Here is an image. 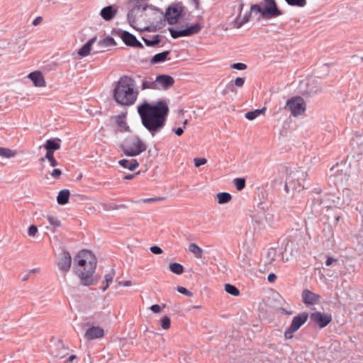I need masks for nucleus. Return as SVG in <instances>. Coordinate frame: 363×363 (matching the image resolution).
Here are the masks:
<instances>
[{"label": "nucleus", "instance_id": "1", "mask_svg": "<svg viewBox=\"0 0 363 363\" xmlns=\"http://www.w3.org/2000/svg\"><path fill=\"white\" fill-rule=\"evenodd\" d=\"M169 109L166 101L154 104L144 102L138 106V113L144 127L152 134L160 131L165 125Z\"/></svg>", "mask_w": 363, "mask_h": 363}, {"label": "nucleus", "instance_id": "2", "mask_svg": "<svg viewBox=\"0 0 363 363\" xmlns=\"http://www.w3.org/2000/svg\"><path fill=\"white\" fill-rule=\"evenodd\" d=\"M139 95L135 80L128 76L121 77L113 89L114 101L122 106H131L135 104Z\"/></svg>", "mask_w": 363, "mask_h": 363}, {"label": "nucleus", "instance_id": "3", "mask_svg": "<svg viewBox=\"0 0 363 363\" xmlns=\"http://www.w3.org/2000/svg\"><path fill=\"white\" fill-rule=\"evenodd\" d=\"M96 267V258L89 250H82L74 257V272L84 286H91L96 282L94 278Z\"/></svg>", "mask_w": 363, "mask_h": 363}, {"label": "nucleus", "instance_id": "4", "mask_svg": "<svg viewBox=\"0 0 363 363\" xmlns=\"http://www.w3.org/2000/svg\"><path fill=\"white\" fill-rule=\"evenodd\" d=\"M147 145L138 135L130 137L126 142L121 145L123 154L128 157H135L145 152Z\"/></svg>", "mask_w": 363, "mask_h": 363}, {"label": "nucleus", "instance_id": "5", "mask_svg": "<svg viewBox=\"0 0 363 363\" xmlns=\"http://www.w3.org/2000/svg\"><path fill=\"white\" fill-rule=\"evenodd\" d=\"M284 109L289 111L294 117H298L305 113L306 104L302 97L294 96L286 101Z\"/></svg>", "mask_w": 363, "mask_h": 363}, {"label": "nucleus", "instance_id": "6", "mask_svg": "<svg viewBox=\"0 0 363 363\" xmlns=\"http://www.w3.org/2000/svg\"><path fill=\"white\" fill-rule=\"evenodd\" d=\"M308 315L306 313H302L295 316L291 323L290 327L285 331L284 337L289 340L294 337V333L296 332L308 320Z\"/></svg>", "mask_w": 363, "mask_h": 363}, {"label": "nucleus", "instance_id": "7", "mask_svg": "<svg viewBox=\"0 0 363 363\" xmlns=\"http://www.w3.org/2000/svg\"><path fill=\"white\" fill-rule=\"evenodd\" d=\"M201 26L199 23H195L184 29L175 30L169 28V33L173 38H178L184 36H190L198 33L201 30Z\"/></svg>", "mask_w": 363, "mask_h": 363}, {"label": "nucleus", "instance_id": "8", "mask_svg": "<svg viewBox=\"0 0 363 363\" xmlns=\"http://www.w3.org/2000/svg\"><path fill=\"white\" fill-rule=\"evenodd\" d=\"M182 11L183 8L180 4H173L169 6L165 13L167 22L171 25L177 23Z\"/></svg>", "mask_w": 363, "mask_h": 363}, {"label": "nucleus", "instance_id": "9", "mask_svg": "<svg viewBox=\"0 0 363 363\" xmlns=\"http://www.w3.org/2000/svg\"><path fill=\"white\" fill-rule=\"evenodd\" d=\"M155 81L157 90H167L174 84V78L167 74H160L157 76Z\"/></svg>", "mask_w": 363, "mask_h": 363}, {"label": "nucleus", "instance_id": "10", "mask_svg": "<svg viewBox=\"0 0 363 363\" xmlns=\"http://www.w3.org/2000/svg\"><path fill=\"white\" fill-rule=\"evenodd\" d=\"M310 317L320 328H325L332 321L331 315L320 312L313 313L311 314Z\"/></svg>", "mask_w": 363, "mask_h": 363}, {"label": "nucleus", "instance_id": "11", "mask_svg": "<svg viewBox=\"0 0 363 363\" xmlns=\"http://www.w3.org/2000/svg\"><path fill=\"white\" fill-rule=\"evenodd\" d=\"M57 267L62 272H67L70 269L72 264V257L67 251H62L58 257Z\"/></svg>", "mask_w": 363, "mask_h": 363}, {"label": "nucleus", "instance_id": "12", "mask_svg": "<svg viewBox=\"0 0 363 363\" xmlns=\"http://www.w3.org/2000/svg\"><path fill=\"white\" fill-rule=\"evenodd\" d=\"M266 2V6L263 8V17L269 18L273 16H277L280 14L278 9L277 8L274 0H264Z\"/></svg>", "mask_w": 363, "mask_h": 363}, {"label": "nucleus", "instance_id": "13", "mask_svg": "<svg viewBox=\"0 0 363 363\" xmlns=\"http://www.w3.org/2000/svg\"><path fill=\"white\" fill-rule=\"evenodd\" d=\"M121 38L126 45L136 48H143L142 43L137 40L135 36L127 31H123Z\"/></svg>", "mask_w": 363, "mask_h": 363}, {"label": "nucleus", "instance_id": "14", "mask_svg": "<svg viewBox=\"0 0 363 363\" xmlns=\"http://www.w3.org/2000/svg\"><path fill=\"white\" fill-rule=\"evenodd\" d=\"M104 336V330L99 326H92L88 328L84 334V338L87 340H92L97 338H101Z\"/></svg>", "mask_w": 363, "mask_h": 363}, {"label": "nucleus", "instance_id": "15", "mask_svg": "<svg viewBox=\"0 0 363 363\" xmlns=\"http://www.w3.org/2000/svg\"><path fill=\"white\" fill-rule=\"evenodd\" d=\"M303 301L308 305H314L319 302L320 296L308 289H305L302 294Z\"/></svg>", "mask_w": 363, "mask_h": 363}, {"label": "nucleus", "instance_id": "16", "mask_svg": "<svg viewBox=\"0 0 363 363\" xmlns=\"http://www.w3.org/2000/svg\"><path fill=\"white\" fill-rule=\"evenodd\" d=\"M28 78L33 82L35 86L45 87L46 86V82L43 74L40 71L30 72L28 75Z\"/></svg>", "mask_w": 363, "mask_h": 363}, {"label": "nucleus", "instance_id": "17", "mask_svg": "<svg viewBox=\"0 0 363 363\" xmlns=\"http://www.w3.org/2000/svg\"><path fill=\"white\" fill-rule=\"evenodd\" d=\"M243 6H244V4L242 3H240L238 6V11L240 12V14L233 21V26L236 28H240L242 25L247 23L250 19V16H251L250 11L246 13L244 15L242 19H240V13L243 9Z\"/></svg>", "mask_w": 363, "mask_h": 363}, {"label": "nucleus", "instance_id": "18", "mask_svg": "<svg viewBox=\"0 0 363 363\" xmlns=\"http://www.w3.org/2000/svg\"><path fill=\"white\" fill-rule=\"evenodd\" d=\"M126 115V113H122L120 115L113 117V119L121 132L128 131L129 130V126L128 125L125 120Z\"/></svg>", "mask_w": 363, "mask_h": 363}, {"label": "nucleus", "instance_id": "19", "mask_svg": "<svg viewBox=\"0 0 363 363\" xmlns=\"http://www.w3.org/2000/svg\"><path fill=\"white\" fill-rule=\"evenodd\" d=\"M96 40V37H94L91 38L85 45L81 48L78 51V55L81 57H86L88 56L91 50V48L93 44L95 43Z\"/></svg>", "mask_w": 363, "mask_h": 363}, {"label": "nucleus", "instance_id": "20", "mask_svg": "<svg viewBox=\"0 0 363 363\" xmlns=\"http://www.w3.org/2000/svg\"><path fill=\"white\" fill-rule=\"evenodd\" d=\"M118 164L123 168L128 169L130 171L135 170L138 167L139 163L136 160H126L123 159L118 161Z\"/></svg>", "mask_w": 363, "mask_h": 363}, {"label": "nucleus", "instance_id": "21", "mask_svg": "<svg viewBox=\"0 0 363 363\" xmlns=\"http://www.w3.org/2000/svg\"><path fill=\"white\" fill-rule=\"evenodd\" d=\"M60 142L61 140L58 138L49 139L45 142L44 147L46 150L55 152L60 149Z\"/></svg>", "mask_w": 363, "mask_h": 363}, {"label": "nucleus", "instance_id": "22", "mask_svg": "<svg viewBox=\"0 0 363 363\" xmlns=\"http://www.w3.org/2000/svg\"><path fill=\"white\" fill-rule=\"evenodd\" d=\"M139 11H135V9H131V11L128 14V19L130 24V26L137 29V30H143V28L138 26V13Z\"/></svg>", "mask_w": 363, "mask_h": 363}, {"label": "nucleus", "instance_id": "23", "mask_svg": "<svg viewBox=\"0 0 363 363\" xmlns=\"http://www.w3.org/2000/svg\"><path fill=\"white\" fill-rule=\"evenodd\" d=\"M116 14V10L113 9L112 6H108L101 11V16L106 21L111 20Z\"/></svg>", "mask_w": 363, "mask_h": 363}, {"label": "nucleus", "instance_id": "24", "mask_svg": "<svg viewBox=\"0 0 363 363\" xmlns=\"http://www.w3.org/2000/svg\"><path fill=\"white\" fill-rule=\"evenodd\" d=\"M69 191L68 189L61 190L57 196V201L60 205H65L68 203L69 198Z\"/></svg>", "mask_w": 363, "mask_h": 363}, {"label": "nucleus", "instance_id": "25", "mask_svg": "<svg viewBox=\"0 0 363 363\" xmlns=\"http://www.w3.org/2000/svg\"><path fill=\"white\" fill-rule=\"evenodd\" d=\"M169 51H164L162 52L156 54L152 57L150 60L151 64H157L166 61L167 60H168L167 57L169 55Z\"/></svg>", "mask_w": 363, "mask_h": 363}, {"label": "nucleus", "instance_id": "26", "mask_svg": "<svg viewBox=\"0 0 363 363\" xmlns=\"http://www.w3.org/2000/svg\"><path fill=\"white\" fill-rule=\"evenodd\" d=\"M17 151L7 147H0V157L10 159L16 157Z\"/></svg>", "mask_w": 363, "mask_h": 363}, {"label": "nucleus", "instance_id": "27", "mask_svg": "<svg viewBox=\"0 0 363 363\" xmlns=\"http://www.w3.org/2000/svg\"><path fill=\"white\" fill-rule=\"evenodd\" d=\"M216 199L219 204H225L231 201L232 196L229 193L221 192L216 195Z\"/></svg>", "mask_w": 363, "mask_h": 363}, {"label": "nucleus", "instance_id": "28", "mask_svg": "<svg viewBox=\"0 0 363 363\" xmlns=\"http://www.w3.org/2000/svg\"><path fill=\"white\" fill-rule=\"evenodd\" d=\"M266 108L264 107L262 109H256L252 111H249L245 113V118L250 121H252L259 116L261 114H264Z\"/></svg>", "mask_w": 363, "mask_h": 363}, {"label": "nucleus", "instance_id": "29", "mask_svg": "<svg viewBox=\"0 0 363 363\" xmlns=\"http://www.w3.org/2000/svg\"><path fill=\"white\" fill-rule=\"evenodd\" d=\"M147 0H129V4L133 7L132 9L139 11L140 9H145Z\"/></svg>", "mask_w": 363, "mask_h": 363}, {"label": "nucleus", "instance_id": "30", "mask_svg": "<svg viewBox=\"0 0 363 363\" xmlns=\"http://www.w3.org/2000/svg\"><path fill=\"white\" fill-rule=\"evenodd\" d=\"M115 274V271L112 270L111 272L105 275V280L102 286L103 291H105L109 287V285L113 282Z\"/></svg>", "mask_w": 363, "mask_h": 363}, {"label": "nucleus", "instance_id": "31", "mask_svg": "<svg viewBox=\"0 0 363 363\" xmlns=\"http://www.w3.org/2000/svg\"><path fill=\"white\" fill-rule=\"evenodd\" d=\"M189 250L193 253L196 258L200 259L202 257L203 250L196 243H190Z\"/></svg>", "mask_w": 363, "mask_h": 363}, {"label": "nucleus", "instance_id": "32", "mask_svg": "<svg viewBox=\"0 0 363 363\" xmlns=\"http://www.w3.org/2000/svg\"><path fill=\"white\" fill-rule=\"evenodd\" d=\"M46 218L49 223L53 228H57L61 226V222L57 216L52 214H48Z\"/></svg>", "mask_w": 363, "mask_h": 363}, {"label": "nucleus", "instance_id": "33", "mask_svg": "<svg viewBox=\"0 0 363 363\" xmlns=\"http://www.w3.org/2000/svg\"><path fill=\"white\" fill-rule=\"evenodd\" d=\"M169 267L172 273L176 274L177 275H180L184 272V267L179 263H171Z\"/></svg>", "mask_w": 363, "mask_h": 363}, {"label": "nucleus", "instance_id": "34", "mask_svg": "<svg viewBox=\"0 0 363 363\" xmlns=\"http://www.w3.org/2000/svg\"><path fill=\"white\" fill-rule=\"evenodd\" d=\"M143 40L147 46H155L161 40L158 35H154L151 38H143Z\"/></svg>", "mask_w": 363, "mask_h": 363}, {"label": "nucleus", "instance_id": "35", "mask_svg": "<svg viewBox=\"0 0 363 363\" xmlns=\"http://www.w3.org/2000/svg\"><path fill=\"white\" fill-rule=\"evenodd\" d=\"M225 291L234 296H238L240 294V291L235 286L230 284L225 285Z\"/></svg>", "mask_w": 363, "mask_h": 363}, {"label": "nucleus", "instance_id": "36", "mask_svg": "<svg viewBox=\"0 0 363 363\" xmlns=\"http://www.w3.org/2000/svg\"><path fill=\"white\" fill-rule=\"evenodd\" d=\"M141 88L143 90H145V89H157L155 79L154 81H147V80L143 81L142 83Z\"/></svg>", "mask_w": 363, "mask_h": 363}, {"label": "nucleus", "instance_id": "37", "mask_svg": "<svg viewBox=\"0 0 363 363\" xmlns=\"http://www.w3.org/2000/svg\"><path fill=\"white\" fill-rule=\"evenodd\" d=\"M290 6L303 7L306 5V0H285Z\"/></svg>", "mask_w": 363, "mask_h": 363}, {"label": "nucleus", "instance_id": "38", "mask_svg": "<svg viewBox=\"0 0 363 363\" xmlns=\"http://www.w3.org/2000/svg\"><path fill=\"white\" fill-rule=\"evenodd\" d=\"M234 184L238 191H241L245 186V179L243 178H236L234 179Z\"/></svg>", "mask_w": 363, "mask_h": 363}, {"label": "nucleus", "instance_id": "39", "mask_svg": "<svg viewBox=\"0 0 363 363\" xmlns=\"http://www.w3.org/2000/svg\"><path fill=\"white\" fill-rule=\"evenodd\" d=\"M160 325L164 330H167L171 326V320L168 316H164L160 320Z\"/></svg>", "mask_w": 363, "mask_h": 363}, {"label": "nucleus", "instance_id": "40", "mask_svg": "<svg viewBox=\"0 0 363 363\" xmlns=\"http://www.w3.org/2000/svg\"><path fill=\"white\" fill-rule=\"evenodd\" d=\"M38 232V229L36 225H31L28 230V234L30 237H35Z\"/></svg>", "mask_w": 363, "mask_h": 363}, {"label": "nucleus", "instance_id": "41", "mask_svg": "<svg viewBox=\"0 0 363 363\" xmlns=\"http://www.w3.org/2000/svg\"><path fill=\"white\" fill-rule=\"evenodd\" d=\"M194 165L196 167H199L201 165L206 164L207 160L206 158H195L194 160Z\"/></svg>", "mask_w": 363, "mask_h": 363}, {"label": "nucleus", "instance_id": "42", "mask_svg": "<svg viewBox=\"0 0 363 363\" xmlns=\"http://www.w3.org/2000/svg\"><path fill=\"white\" fill-rule=\"evenodd\" d=\"M263 8L257 4L252 5L250 8V12H255L256 13H260L263 16Z\"/></svg>", "mask_w": 363, "mask_h": 363}, {"label": "nucleus", "instance_id": "43", "mask_svg": "<svg viewBox=\"0 0 363 363\" xmlns=\"http://www.w3.org/2000/svg\"><path fill=\"white\" fill-rule=\"evenodd\" d=\"M231 68L238 69V70H245L247 69V65L244 63L238 62L234 63L231 65Z\"/></svg>", "mask_w": 363, "mask_h": 363}, {"label": "nucleus", "instance_id": "44", "mask_svg": "<svg viewBox=\"0 0 363 363\" xmlns=\"http://www.w3.org/2000/svg\"><path fill=\"white\" fill-rule=\"evenodd\" d=\"M177 290L178 292H179L184 295H186L187 296H192V293L183 286H178Z\"/></svg>", "mask_w": 363, "mask_h": 363}, {"label": "nucleus", "instance_id": "45", "mask_svg": "<svg viewBox=\"0 0 363 363\" xmlns=\"http://www.w3.org/2000/svg\"><path fill=\"white\" fill-rule=\"evenodd\" d=\"M245 78L238 77L235 79V84L236 86L242 87L245 84Z\"/></svg>", "mask_w": 363, "mask_h": 363}, {"label": "nucleus", "instance_id": "46", "mask_svg": "<svg viewBox=\"0 0 363 363\" xmlns=\"http://www.w3.org/2000/svg\"><path fill=\"white\" fill-rule=\"evenodd\" d=\"M51 176L55 179H59L62 174V171L60 169H55L50 173Z\"/></svg>", "mask_w": 363, "mask_h": 363}, {"label": "nucleus", "instance_id": "47", "mask_svg": "<svg viewBox=\"0 0 363 363\" xmlns=\"http://www.w3.org/2000/svg\"><path fill=\"white\" fill-rule=\"evenodd\" d=\"M150 251L156 255H160L163 252L162 250L158 246H152L150 247Z\"/></svg>", "mask_w": 363, "mask_h": 363}, {"label": "nucleus", "instance_id": "48", "mask_svg": "<svg viewBox=\"0 0 363 363\" xmlns=\"http://www.w3.org/2000/svg\"><path fill=\"white\" fill-rule=\"evenodd\" d=\"M150 309L152 312L156 313L161 312V310H162L160 306H159L157 304L152 305L150 307Z\"/></svg>", "mask_w": 363, "mask_h": 363}, {"label": "nucleus", "instance_id": "49", "mask_svg": "<svg viewBox=\"0 0 363 363\" xmlns=\"http://www.w3.org/2000/svg\"><path fill=\"white\" fill-rule=\"evenodd\" d=\"M46 154H45V158L47 159L48 160L52 159V158H54V151H51V150H46Z\"/></svg>", "mask_w": 363, "mask_h": 363}, {"label": "nucleus", "instance_id": "50", "mask_svg": "<svg viewBox=\"0 0 363 363\" xmlns=\"http://www.w3.org/2000/svg\"><path fill=\"white\" fill-rule=\"evenodd\" d=\"M172 131L178 136H181L184 133L182 128H177L172 130Z\"/></svg>", "mask_w": 363, "mask_h": 363}, {"label": "nucleus", "instance_id": "51", "mask_svg": "<svg viewBox=\"0 0 363 363\" xmlns=\"http://www.w3.org/2000/svg\"><path fill=\"white\" fill-rule=\"evenodd\" d=\"M43 21V18L41 16H38L33 21V25L36 26L39 25Z\"/></svg>", "mask_w": 363, "mask_h": 363}, {"label": "nucleus", "instance_id": "52", "mask_svg": "<svg viewBox=\"0 0 363 363\" xmlns=\"http://www.w3.org/2000/svg\"><path fill=\"white\" fill-rule=\"evenodd\" d=\"M161 198H151V199H145L143 200L144 203L152 202V201H161Z\"/></svg>", "mask_w": 363, "mask_h": 363}, {"label": "nucleus", "instance_id": "53", "mask_svg": "<svg viewBox=\"0 0 363 363\" xmlns=\"http://www.w3.org/2000/svg\"><path fill=\"white\" fill-rule=\"evenodd\" d=\"M337 259H333V257H328L325 262V264L327 266H330L334 262H336Z\"/></svg>", "mask_w": 363, "mask_h": 363}, {"label": "nucleus", "instance_id": "54", "mask_svg": "<svg viewBox=\"0 0 363 363\" xmlns=\"http://www.w3.org/2000/svg\"><path fill=\"white\" fill-rule=\"evenodd\" d=\"M119 284L123 286H130L132 285L131 281H125L119 282Z\"/></svg>", "mask_w": 363, "mask_h": 363}, {"label": "nucleus", "instance_id": "55", "mask_svg": "<svg viewBox=\"0 0 363 363\" xmlns=\"http://www.w3.org/2000/svg\"><path fill=\"white\" fill-rule=\"evenodd\" d=\"M48 162H50V164L52 167H55L58 164V162L55 157L49 160Z\"/></svg>", "mask_w": 363, "mask_h": 363}, {"label": "nucleus", "instance_id": "56", "mask_svg": "<svg viewBox=\"0 0 363 363\" xmlns=\"http://www.w3.org/2000/svg\"><path fill=\"white\" fill-rule=\"evenodd\" d=\"M277 279V277L274 274H269L268 275V281L269 282H273L275 281V279Z\"/></svg>", "mask_w": 363, "mask_h": 363}, {"label": "nucleus", "instance_id": "57", "mask_svg": "<svg viewBox=\"0 0 363 363\" xmlns=\"http://www.w3.org/2000/svg\"><path fill=\"white\" fill-rule=\"evenodd\" d=\"M75 359H77V356L74 354H72L67 358L66 363H71Z\"/></svg>", "mask_w": 363, "mask_h": 363}, {"label": "nucleus", "instance_id": "58", "mask_svg": "<svg viewBox=\"0 0 363 363\" xmlns=\"http://www.w3.org/2000/svg\"><path fill=\"white\" fill-rule=\"evenodd\" d=\"M135 174H128L123 177V179H125V180L133 179L135 177Z\"/></svg>", "mask_w": 363, "mask_h": 363}, {"label": "nucleus", "instance_id": "59", "mask_svg": "<svg viewBox=\"0 0 363 363\" xmlns=\"http://www.w3.org/2000/svg\"><path fill=\"white\" fill-rule=\"evenodd\" d=\"M188 123H189V121H188L187 119L184 120V121L183 122V125H184V128L186 126Z\"/></svg>", "mask_w": 363, "mask_h": 363}, {"label": "nucleus", "instance_id": "60", "mask_svg": "<svg viewBox=\"0 0 363 363\" xmlns=\"http://www.w3.org/2000/svg\"><path fill=\"white\" fill-rule=\"evenodd\" d=\"M45 158H41L40 160L43 162L44 161Z\"/></svg>", "mask_w": 363, "mask_h": 363}]
</instances>
